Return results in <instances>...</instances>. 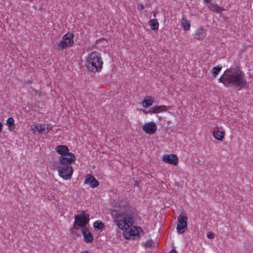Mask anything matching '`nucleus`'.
Instances as JSON below:
<instances>
[{"label": "nucleus", "mask_w": 253, "mask_h": 253, "mask_svg": "<svg viewBox=\"0 0 253 253\" xmlns=\"http://www.w3.org/2000/svg\"><path fill=\"white\" fill-rule=\"evenodd\" d=\"M219 81L226 87L233 86L238 87V90L247 85L245 74L238 67L226 70L219 78Z\"/></svg>", "instance_id": "f257e3e1"}, {"label": "nucleus", "mask_w": 253, "mask_h": 253, "mask_svg": "<svg viewBox=\"0 0 253 253\" xmlns=\"http://www.w3.org/2000/svg\"><path fill=\"white\" fill-rule=\"evenodd\" d=\"M103 62L99 54L97 52L90 53L86 63V66L89 71L96 72L100 71L102 67Z\"/></svg>", "instance_id": "f03ea898"}, {"label": "nucleus", "mask_w": 253, "mask_h": 253, "mask_svg": "<svg viewBox=\"0 0 253 253\" xmlns=\"http://www.w3.org/2000/svg\"><path fill=\"white\" fill-rule=\"evenodd\" d=\"M89 215L86 213L84 211H82L80 214H77L75 216V221L73 225V228L71 230L73 232V229H78V227H85L86 224L89 221Z\"/></svg>", "instance_id": "7ed1b4c3"}, {"label": "nucleus", "mask_w": 253, "mask_h": 253, "mask_svg": "<svg viewBox=\"0 0 253 253\" xmlns=\"http://www.w3.org/2000/svg\"><path fill=\"white\" fill-rule=\"evenodd\" d=\"M74 35L70 33L64 35L62 37V41L57 43V48L59 50H63L67 47L72 46L74 43Z\"/></svg>", "instance_id": "20e7f679"}, {"label": "nucleus", "mask_w": 253, "mask_h": 253, "mask_svg": "<svg viewBox=\"0 0 253 253\" xmlns=\"http://www.w3.org/2000/svg\"><path fill=\"white\" fill-rule=\"evenodd\" d=\"M187 217L184 212H182L178 217L177 224V232L179 234L183 233L187 228Z\"/></svg>", "instance_id": "39448f33"}, {"label": "nucleus", "mask_w": 253, "mask_h": 253, "mask_svg": "<svg viewBox=\"0 0 253 253\" xmlns=\"http://www.w3.org/2000/svg\"><path fill=\"white\" fill-rule=\"evenodd\" d=\"M59 175L64 179H70L73 172L71 166H62L59 169Z\"/></svg>", "instance_id": "423d86ee"}, {"label": "nucleus", "mask_w": 253, "mask_h": 253, "mask_svg": "<svg viewBox=\"0 0 253 253\" xmlns=\"http://www.w3.org/2000/svg\"><path fill=\"white\" fill-rule=\"evenodd\" d=\"M76 160V157L74 154L72 153L60 156L59 158L60 163L62 166H71V164L75 163Z\"/></svg>", "instance_id": "0eeeda50"}, {"label": "nucleus", "mask_w": 253, "mask_h": 253, "mask_svg": "<svg viewBox=\"0 0 253 253\" xmlns=\"http://www.w3.org/2000/svg\"><path fill=\"white\" fill-rule=\"evenodd\" d=\"M114 221L117 223L118 227L122 229H126V227H125L124 224V221H125V218L124 217V214L122 213L116 212L114 215Z\"/></svg>", "instance_id": "6e6552de"}, {"label": "nucleus", "mask_w": 253, "mask_h": 253, "mask_svg": "<svg viewBox=\"0 0 253 253\" xmlns=\"http://www.w3.org/2000/svg\"><path fill=\"white\" fill-rule=\"evenodd\" d=\"M157 125L153 122L145 123L142 127V130L147 134H154L157 130Z\"/></svg>", "instance_id": "1a4fd4ad"}, {"label": "nucleus", "mask_w": 253, "mask_h": 253, "mask_svg": "<svg viewBox=\"0 0 253 253\" xmlns=\"http://www.w3.org/2000/svg\"><path fill=\"white\" fill-rule=\"evenodd\" d=\"M162 160L166 163L174 166L177 165L178 163V158L175 154L165 155L163 157Z\"/></svg>", "instance_id": "9d476101"}, {"label": "nucleus", "mask_w": 253, "mask_h": 253, "mask_svg": "<svg viewBox=\"0 0 253 253\" xmlns=\"http://www.w3.org/2000/svg\"><path fill=\"white\" fill-rule=\"evenodd\" d=\"M84 184H89L91 187L95 188L99 185V182L90 174H87L84 182Z\"/></svg>", "instance_id": "9b49d317"}, {"label": "nucleus", "mask_w": 253, "mask_h": 253, "mask_svg": "<svg viewBox=\"0 0 253 253\" xmlns=\"http://www.w3.org/2000/svg\"><path fill=\"white\" fill-rule=\"evenodd\" d=\"M82 233L84 238V242L90 243L93 240V237L90 231L86 227L83 228Z\"/></svg>", "instance_id": "f8f14e48"}, {"label": "nucleus", "mask_w": 253, "mask_h": 253, "mask_svg": "<svg viewBox=\"0 0 253 253\" xmlns=\"http://www.w3.org/2000/svg\"><path fill=\"white\" fill-rule=\"evenodd\" d=\"M169 107L165 105L156 106L151 107L148 111L149 113H159L163 111H167L169 109Z\"/></svg>", "instance_id": "ddd939ff"}, {"label": "nucleus", "mask_w": 253, "mask_h": 253, "mask_svg": "<svg viewBox=\"0 0 253 253\" xmlns=\"http://www.w3.org/2000/svg\"><path fill=\"white\" fill-rule=\"evenodd\" d=\"M208 3V8L211 11L213 12L220 13L221 12L225 10V8H224L222 7L219 6L217 4L211 3V2Z\"/></svg>", "instance_id": "4468645a"}, {"label": "nucleus", "mask_w": 253, "mask_h": 253, "mask_svg": "<svg viewBox=\"0 0 253 253\" xmlns=\"http://www.w3.org/2000/svg\"><path fill=\"white\" fill-rule=\"evenodd\" d=\"M56 150L58 154L61 155V156L70 153L68 148L65 145L57 146L56 148Z\"/></svg>", "instance_id": "2eb2a0df"}, {"label": "nucleus", "mask_w": 253, "mask_h": 253, "mask_svg": "<svg viewBox=\"0 0 253 253\" xmlns=\"http://www.w3.org/2000/svg\"><path fill=\"white\" fill-rule=\"evenodd\" d=\"M124 217L125 218V221H124L125 227H126V228H129L130 225H132L133 224L132 216L131 214H124Z\"/></svg>", "instance_id": "dca6fc26"}, {"label": "nucleus", "mask_w": 253, "mask_h": 253, "mask_svg": "<svg viewBox=\"0 0 253 253\" xmlns=\"http://www.w3.org/2000/svg\"><path fill=\"white\" fill-rule=\"evenodd\" d=\"M142 229L141 227H137V226H132L131 228L130 229V230L128 233V234H129V236H138L139 232L142 231Z\"/></svg>", "instance_id": "f3484780"}, {"label": "nucleus", "mask_w": 253, "mask_h": 253, "mask_svg": "<svg viewBox=\"0 0 253 253\" xmlns=\"http://www.w3.org/2000/svg\"><path fill=\"white\" fill-rule=\"evenodd\" d=\"M213 134L214 137L218 140H222L225 135L224 131L222 130H220L219 128H217L216 131H213Z\"/></svg>", "instance_id": "a211bd4d"}, {"label": "nucleus", "mask_w": 253, "mask_h": 253, "mask_svg": "<svg viewBox=\"0 0 253 253\" xmlns=\"http://www.w3.org/2000/svg\"><path fill=\"white\" fill-rule=\"evenodd\" d=\"M6 125H7L8 129L10 131H14L15 127V125L13 118L10 117L8 118L6 121Z\"/></svg>", "instance_id": "6ab92c4d"}, {"label": "nucleus", "mask_w": 253, "mask_h": 253, "mask_svg": "<svg viewBox=\"0 0 253 253\" xmlns=\"http://www.w3.org/2000/svg\"><path fill=\"white\" fill-rule=\"evenodd\" d=\"M149 25L152 30H156L159 28V23L156 19L150 20L149 21Z\"/></svg>", "instance_id": "aec40b11"}, {"label": "nucleus", "mask_w": 253, "mask_h": 253, "mask_svg": "<svg viewBox=\"0 0 253 253\" xmlns=\"http://www.w3.org/2000/svg\"><path fill=\"white\" fill-rule=\"evenodd\" d=\"M153 100L150 97L147 96L142 101V104L145 108H147L151 106L153 104Z\"/></svg>", "instance_id": "412c9836"}, {"label": "nucleus", "mask_w": 253, "mask_h": 253, "mask_svg": "<svg viewBox=\"0 0 253 253\" xmlns=\"http://www.w3.org/2000/svg\"><path fill=\"white\" fill-rule=\"evenodd\" d=\"M222 66L218 65L215 67H214L211 71V75L212 76V78H215L216 76L218 75V73L221 70Z\"/></svg>", "instance_id": "4be33fe9"}, {"label": "nucleus", "mask_w": 253, "mask_h": 253, "mask_svg": "<svg viewBox=\"0 0 253 253\" xmlns=\"http://www.w3.org/2000/svg\"><path fill=\"white\" fill-rule=\"evenodd\" d=\"M181 24L184 30L187 31L189 30L190 24L189 21L186 20L184 17L181 20Z\"/></svg>", "instance_id": "5701e85b"}, {"label": "nucleus", "mask_w": 253, "mask_h": 253, "mask_svg": "<svg viewBox=\"0 0 253 253\" xmlns=\"http://www.w3.org/2000/svg\"><path fill=\"white\" fill-rule=\"evenodd\" d=\"M103 226L104 224L101 221H96L93 224V227L97 231L102 229Z\"/></svg>", "instance_id": "b1692460"}, {"label": "nucleus", "mask_w": 253, "mask_h": 253, "mask_svg": "<svg viewBox=\"0 0 253 253\" xmlns=\"http://www.w3.org/2000/svg\"><path fill=\"white\" fill-rule=\"evenodd\" d=\"M205 37V34L203 31V29H201L199 30V31L197 32V33L195 35V38L200 40L202 39Z\"/></svg>", "instance_id": "393cba45"}, {"label": "nucleus", "mask_w": 253, "mask_h": 253, "mask_svg": "<svg viewBox=\"0 0 253 253\" xmlns=\"http://www.w3.org/2000/svg\"><path fill=\"white\" fill-rule=\"evenodd\" d=\"M41 124H37L34 125V127L32 128V129L34 131H38L39 133H41V131L40 130Z\"/></svg>", "instance_id": "a878e982"}, {"label": "nucleus", "mask_w": 253, "mask_h": 253, "mask_svg": "<svg viewBox=\"0 0 253 253\" xmlns=\"http://www.w3.org/2000/svg\"><path fill=\"white\" fill-rule=\"evenodd\" d=\"M153 244V242L152 240H150L146 242L145 243V247L146 248H151Z\"/></svg>", "instance_id": "bb28decb"}, {"label": "nucleus", "mask_w": 253, "mask_h": 253, "mask_svg": "<svg viewBox=\"0 0 253 253\" xmlns=\"http://www.w3.org/2000/svg\"><path fill=\"white\" fill-rule=\"evenodd\" d=\"M214 236V234L212 232H208L207 234V237L209 239H213Z\"/></svg>", "instance_id": "cd10ccee"}, {"label": "nucleus", "mask_w": 253, "mask_h": 253, "mask_svg": "<svg viewBox=\"0 0 253 253\" xmlns=\"http://www.w3.org/2000/svg\"><path fill=\"white\" fill-rule=\"evenodd\" d=\"M53 126L51 124H47L46 125V129H47V132L49 131L51 128H52Z\"/></svg>", "instance_id": "c85d7f7f"}, {"label": "nucleus", "mask_w": 253, "mask_h": 253, "mask_svg": "<svg viewBox=\"0 0 253 253\" xmlns=\"http://www.w3.org/2000/svg\"><path fill=\"white\" fill-rule=\"evenodd\" d=\"M44 126H45V124H44L43 126H42V124H41L40 128V130L41 131V132H42L43 131L45 130Z\"/></svg>", "instance_id": "c756f323"}, {"label": "nucleus", "mask_w": 253, "mask_h": 253, "mask_svg": "<svg viewBox=\"0 0 253 253\" xmlns=\"http://www.w3.org/2000/svg\"><path fill=\"white\" fill-rule=\"evenodd\" d=\"M137 8L139 10H141L144 9L143 5L141 4H138Z\"/></svg>", "instance_id": "7c9ffc66"}, {"label": "nucleus", "mask_w": 253, "mask_h": 253, "mask_svg": "<svg viewBox=\"0 0 253 253\" xmlns=\"http://www.w3.org/2000/svg\"><path fill=\"white\" fill-rule=\"evenodd\" d=\"M169 253H178L175 250H171Z\"/></svg>", "instance_id": "2f4dec72"}, {"label": "nucleus", "mask_w": 253, "mask_h": 253, "mask_svg": "<svg viewBox=\"0 0 253 253\" xmlns=\"http://www.w3.org/2000/svg\"><path fill=\"white\" fill-rule=\"evenodd\" d=\"M2 123L0 122V133L2 131Z\"/></svg>", "instance_id": "473e14b6"}, {"label": "nucleus", "mask_w": 253, "mask_h": 253, "mask_svg": "<svg viewBox=\"0 0 253 253\" xmlns=\"http://www.w3.org/2000/svg\"><path fill=\"white\" fill-rule=\"evenodd\" d=\"M204 1L206 3H210L211 1V0H204Z\"/></svg>", "instance_id": "72a5a7b5"}, {"label": "nucleus", "mask_w": 253, "mask_h": 253, "mask_svg": "<svg viewBox=\"0 0 253 253\" xmlns=\"http://www.w3.org/2000/svg\"><path fill=\"white\" fill-rule=\"evenodd\" d=\"M156 14L157 13L155 12H153V16H154V17H156Z\"/></svg>", "instance_id": "f704fd0d"}, {"label": "nucleus", "mask_w": 253, "mask_h": 253, "mask_svg": "<svg viewBox=\"0 0 253 253\" xmlns=\"http://www.w3.org/2000/svg\"><path fill=\"white\" fill-rule=\"evenodd\" d=\"M135 185H136L137 186H138V183L137 182V181H135Z\"/></svg>", "instance_id": "c9c22d12"}, {"label": "nucleus", "mask_w": 253, "mask_h": 253, "mask_svg": "<svg viewBox=\"0 0 253 253\" xmlns=\"http://www.w3.org/2000/svg\"><path fill=\"white\" fill-rule=\"evenodd\" d=\"M127 233L126 234L125 236V237L126 239H128V235H126Z\"/></svg>", "instance_id": "e433bc0d"}, {"label": "nucleus", "mask_w": 253, "mask_h": 253, "mask_svg": "<svg viewBox=\"0 0 253 253\" xmlns=\"http://www.w3.org/2000/svg\"><path fill=\"white\" fill-rule=\"evenodd\" d=\"M82 253H89L88 252L85 251V252H83Z\"/></svg>", "instance_id": "4c0bfd02"}]
</instances>
